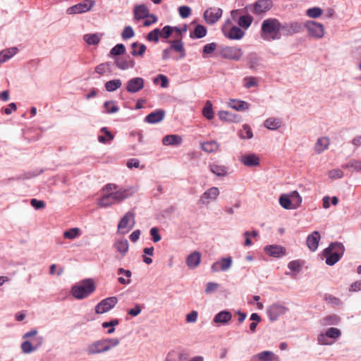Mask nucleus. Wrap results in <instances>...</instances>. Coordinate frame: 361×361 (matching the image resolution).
<instances>
[{
  "instance_id": "nucleus-1",
  "label": "nucleus",
  "mask_w": 361,
  "mask_h": 361,
  "mask_svg": "<svg viewBox=\"0 0 361 361\" xmlns=\"http://www.w3.org/2000/svg\"><path fill=\"white\" fill-rule=\"evenodd\" d=\"M103 191L104 195L98 202V204L101 207H106L121 202L133 194V191L130 190L118 188L116 185L112 183L105 185Z\"/></svg>"
},
{
  "instance_id": "nucleus-2",
  "label": "nucleus",
  "mask_w": 361,
  "mask_h": 361,
  "mask_svg": "<svg viewBox=\"0 0 361 361\" xmlns=\"http://www.w3.org/2000/svg\"><path fill=\"white\" fill-rule=\"evenodd\" d=\"M284 27L278 19L267 18L262 23L260 36L266 41L279 39L281 37V31Z\"/></svg>"
},
{
  "instance_id": "nucleus-3",
  "label": "nucleus",
  "mask_w": 361,
  "mask_h": 361,
  "mask_svg": "<svg viewBox=\"0 0 361 361\" xmlns=\"http://www.w3.org/2000/svg\"><path fill=\"white\" fill-rule=\"evenodd\" d=\"M119 343L120 341L116 338L99 340L90 344L87 352L89 355L104 353L117 346Z\"/></svg>"
},
{
  "instance_id": "nucleus-4",
  "label": "nucleus",
  "mask_w": 361,
  "mask_h": 361,
  "mask_svg": "<svg viewBox=\"0 0 361 361\" xmlns=\"http://www.w3.org/2000/svg\"><path fill=\"white\" fill-rule=\"evenodd\" d=\"M95 290L94 281L91 279H85L72 287L71 293L74 298L82 300L87 298Z\"/></svg>"
},
{
  "instance_id": "nucleus-5",
  "label": "nucleus",
  "mask_w": 361,
  "mask_h": 361,
  "mask_svg": "<svg viewBox=\"0 0 361 361\" xmlns=\"http://www.w3.org/2000/svg\"><path fill=\"white\" fill-rule=\"evenodd\" d=\"M231 21L227 20L222 26L224 35L230 39H240L244 35V32L238 27H231Z\"/></svg>"
},
{
  "instance_id": "nucleus-6",
  "label": "nucleus",
  "mask_w": 361,
  "mask_h": 361,
  "mask_svg": "<svg viewBox=\"0 0 361 361\" xmlns=\"http://www.w3.org/2000/svg\"><path fill=\"white\" fill-rule=\"evenodd\" d=\"M118 302L116 297H109L102 300L95 307L97 314H103L111 310Z\"/></svg>"
},
{
  "instance_id": "nucleus-7",
  "label": "nucleus",
  "mask_w": 361,
  "mask_h": 361,
  "mask_svg": "<svg viewBox=\"0 0 361 361\" xmlns=\"http://www.w3.org/2000/svg\"><path fill=\"white\" fill-rule=\"evenodd\" d=\"M305 27L309 35L314 37L322 38L324 35V29L321 23L309 20L305 23Z\"/></svg>"
},
{
  "instance_id": "nucleus-8",
  "label": "nucleus",
  "mask_w": 361,
  "mask_h": 361,
  "mask_svg": "<svg viewBox=\"0 0 361 361\" xmlns=\"http://www.w3.org/2000/svg\"><path fill=\"white\" fill-rule=\"evenodd\" d=\"M223 11L220 8L210 7L204 13V18L207 23L214 24L221 17Z\"/></svg>"
},
{
  "instance_id": "nucleus-9",
  "label": "nucleus",
  "mask_w": 361,
  "mask_h": 361,
  "mask_svg": "<svg viewBox=\"0 0 361 361\" xmlns=\"http://www.w3.org/2000/svg\"><path fill=\"white\" fill-rule=\"evenodd\" d=\"M288 308L280 304H273L267 309V315L271 322L276 320L280 316L284 314Z\"/></svg>"
},
{
  "instance_id": "nucleus-10",
  "label": "nucleus",
  "mask_w": 361,
  "mask_h": 361,
  "mask_svg": "<svg viewBox=\"0 0 361 361\" xmlns=\"http://www.w3.org/2000/svg\"><path fill=\"white\" fill-rule=\"evenodd\" d=\"M221 55L228 59L238 61L243 55L241 49L237 47H226L222 49Z\"/></svg>"
},
{
  "instance_id": "nucleus-11",
  "label": "nucleus",
  "mask_w": 361,
  "mask_h": 361,
  "mask_svg": "<svg viewBox=\"0 0 361 361\" xmlns=\"http://www.w3.org/2000/svg\"><path fill=\"white\" fill-rule=\"evenodd\" d=\"M94 3L90 0H85L68 8V14L82 13L90 11L93 6Z\"/></svg>"
},
{
  "instance_id": "nucleus-12",
  "label": "nucleus",
  "mask_w": 361,
  "mask_h": 361,
  "mask_svg": "<svg viewBox=\"0 0 361 361\" xmlns=\"http://www.w3.org/2000/svg\"><path fill=\"white\" fill-rule=\"evenodd\" d=\"M135 223V214L132 212H128L119 221L118 229V231H121L128 228V231H129L133 228Z\"/></svg>"
},
{
  "instance_id": "nucleus-13",
  "label": "nucleus",
  "mask_w": 361,
  "mask_h": 361,
  "mask_svg": "<svg viewBox=\"0 0 361 361\" xmlns=\"http://www.w3.org/2000/svg\"><path fill=\"white\" fill-rule=\"evenodd\" d=\"M219 195V188L212 187L206 190L200 198V203L202 204H207L210 202L215 200Z\"/></svg>"
},
{
  "instance_id": "nucleus-14",
  "label": "nucleus",
  "mask_w": 361,
  "mask_h": 361,
  "mask_svg": "<svg viewBox=\"0 0 361 361\" xmlns=\"http://www.w3.org/2000/svg\"><path fill=\"white\" fill-rule=\"evenodd\" d=\"M145 80L142 78H133L128 80L126 85V90L130 93H135L144 87Z\"/></svg>"
},
{
  "instance_id": "nucleus-15",
  "label": "nucleus",
  "mask_w": 361,
  "mask_h": 361,
  "mask_svg": "<svg viewBox=\"0 0 361 361\" xmlns=\"http://www.w3.org/2000/svg\"><path fill=\"white\" fill-rule=\"evenodd\" d=\"M264 251L273 257H281L286 254V248L279 245H267L264 248Z\"/></svg>"
},
{
  "instance_id": "nucleus-16",
  "label": "nucleus",
  "mask_w": 361,
  "mask_h": 361,
  "mask_svg": "<svg viewBox=\"0 0 361 361\" xmlns=\"http://www.w3.org/2000/svg\"><path fill=\"white\" fill-rule=\"evenodd\" d=\"M232 262L233 260L231 257L223 258L221 260L214 262L212 265L211 269L213 272H218L219 271H227L231 267Z\"/></svg>"
},
{
  "instance_id": "nucleus-17",
  "label": "nucleus",
  "mask_w": 361,
  "mask_h": 361,
  "mask_svg": "<svg viewBox=\"0 0 361 361\" xmlns=\"http://www.w3.org/2000/svg\"><path fill=\"white\" fill-rule=\"evenodd\" d=\"M150 14L149 10L145 4L136 5L133 9V17L135 21L145 19Z\"/></svg>"
},
{
  "instance_id": "nucleus-18",
  "label": "nucleus",
  "mask_w": 361,
  "mask_h": 361,
  "mask_svg": "<svg viewBox=\"0 0 361 361\" xmlns=\"http://www.w3.org/2000/svg\"><path fill=\"white\" fill-rule=\"evenodd\" d=\"M271 0H258L255 4L254 13L256 14L264 13L272 7Z\"/></svg>"
},
{
  "instance_id": "nucleus-19",
  "label": "nucleus",
  "mask_w": 361,
  "mask_h": 361,
  "mask_svg": "<svg viewBox=\"0 0 361 361\" xmlns=\"http://www.w3.org/2000/svg\"><path fill=\"white\" fill-rule=\"evenodd\" d=\"M240 162L246 166L252 167L259 165V158L255 154H246L240 158Z\"/></svg>"
},
{
  "instance_id": "nucleus-20",
  "label": "nucleus",
  "mask_w": 361,
  "mask_h": 361,
  "mask_svg": "<svg viewBox=\"0 0 361 361\" xmlns=\"http://www.w3.org/2000/svg\"><path fill=\"white\" fill-rule=\"evenodd\" d=\"M320 240V234L318 231H314L307 238V245L308 248L314 252L315 251L319 245Z\"/></svg>"
},
{
  "instance_id": "nucleus-21",
  "label": "nucleus",
  "mask_w": 361,
  "mask_h": 361,
  "mask_svg": "<svg viewBox=\"0 0 361 361\" xmlns=\"http://www.w3.org/2000/svg\"><path fill=\"white\" fill-rule=\"evenodd\" d=\"M165 116V111L161 109H158L148 114L145 121L149 123H156L161 121Z\"/></svg>"
},
{
  "instance_id": "nucleus-22",
  "label": "nucleus",
  "mask_w": 361,
  "mask_h": 361,
  "mask_svg": "<svg viewBox=\"0 0 361 361\" xmlns=\"http://www.w3.org/2000/svg\"><path fill=\"white\" fill-rule=\"evenodd\" d=\"M115 63L118 68L122 70L133 68L135 66L134 61L130 59L129 56L117 58Z\"/></svg>"
},
{
  "instance_id": "nucleus-23",
  "label": "nucleus",
  "mask_w": 361,
  "mask_h": 361,
  "mask_svg": "<svg viewBox=\"0 0 361 361\" xmlns=\"http://www.w3.org/2000/svg\"><path fill=\"white\" fill-rule=\"evenodd\" d=\"M201 261V254L195 251L192 252L186 259V264L188 267L190 269H194L197 267Z\"/></svg>"
},
{
  "instance_id": "nucleus-24",
  "label": "nucleus",
  "mask_w": 361,
  "mask_h": 361,
  "mask_svg": "<svg viewBox=\"0 0 361 361\" xmlns=\"http://www.w3.org/2000/svg\"><path fill=\"white\" fill-rule=\"evenodd\" d=\"M259 361H280L279 357L269 350L262 351L255 355Z\"/></svg>"
},
{
  "instance_id": "nucleus-25",
  "label": "nucleus",
  "mask_w": 361,
  "mask_h": 361,
  "mask_svg": "<svg viewBox=\"0 0 361 361\" xmlns=\"http://www.w3.org/2000/svg\"><path fill=\"white\" fill-rule=\"evenodd\" d=\"M330 144V140L327 137H322L319 138L314 145V150L316 153L321 154L326 149Z\"/></svg>"
},
{
  "instance_id": "nucleus-26",
  "label": "nucleus",
  "mask_w": 361,
  "mask_h": 361,
  "mask_svg": "<svg viewBox=\"0 0 361 361\" xmlns=\"http://www.w3.org/2000/svg\"><path fill=\"white\" fill-rule=\"evenodd\" d=\"M331 252L338 253V256L341 257L344 252V247L341 243H332L324 250V255H328Z\"/></svg>"
},
{
  "instance_id": "nucleus-27",
  "label": "nucleus",
  "mask_w": 361,
  "mask_h": 361,
  "mask_svg": "<svg viewBox=\"0 0 361 361\" xmlns=\"http://www.w3.org/2000/svg\"><path fill=\"white\" fill-rule=\"evenodd\" d=\"M232 318V314L228 311H221L219 312L214 318V323L226 324Z\"/></svg>"
},
{
  "instance_id": "nucleus-28",
  "label": "nucleus",
  "mask_w": 361,
  "mask_h": 361,
  "mask_svg": "<svg viewBox=\"0 0 361 361\" xmlns=\"http://www.w3.org/2000/svg\"><path fill=\"white\" fill-rule=\"evenodd\" d=\"M182 142V138L177 135H169L165 136L162 140L164 145H178Z\"/></svg>"
},
{
  "instance_id": "nucleus-29",
  "label": "nucleus",
  "mask_w": 361,
  "mask_h": 361,
  "mask_svg": "<svg viewBox=\"0 0 361 361\" xmlns=\"http://www.w3.org/2000/svg\"><path fill=\"white\" fill-rule=\"evenodd\" d=\"M209 168L211 172L218 176H225L227 174V168L225 166L214 163L209 164Z\"/></svg>"
},
{
  "instance_id": "nucleus-30",
  "label": "nucleus",
  "mask_w": 361,
  "mask_h": 361,
  "mask_svg": "<svg viewBox=\"0 0 361 361\" xmlns=\"http://www.w3.org/2000/svg\"><path fill=\"white\" fill-rule=\"evenodd\" d=\"M202 149L207 153L216 152L219 148V145L216 141H207L201 144Z\"/></svg>"
},
{
  "instance_id": "nucleus-31",
  "label": "nucleus",
  "mask_w": 361,
  "mask_h": 361,
  "mask_svg": "<svg viewBox=\"0 0 361 361\" xmlns=\"http://www.w3.org/2000/svg\"><path fill=\"white\" fill-rule=\"evenodd\" d=\"M131 54L134 56H142L146 51V46L138 42H133L131 44Z\"/></svg>"
},
{
  "instance_id": "nucleus-32",
  "label": "nucleus",
  "mask_w": 361,
  "mask_h": 361,
  "mask_svg": "<svg viewBox=\"0 0 361 361\" xmlns=\"http://www.w3.org/2000/svg\"><path fill=\"white\" fill-rule=\"evenodd\" d=\"M170 49H173L174 51L180 53V59H183L185 57V50L184 49L183 43L180 40H174L171 42Z\"/></svg>"
},
{
  "instance_id": "nucleus-33",
  "label": "nucleus",
  "mask_w": 361,
  "mask_h": 361,
  "mask_svg": "<svg viewBox=\"0 0 361 361\" xmlns=\"http://www.w3.org/2000/svg\"><path fill=\"white\" fill-rule=\"evenodd\" d=\"M219 117L221 121H228V122H234L239 121L240 116L235 114H233L231 112L226 111H221L219 112Z\"/></svg>"
},
{
  "instance_id": "nucleus-34",
  "label": "nucleus",
  "mask_w": 361,
  "mask_h": 361,
  "mask_svg": "<svg viewBox=\"0 0 361 361\" xmlns=\"http://www.w3.org/2000/svg\"><path fill=\"white\" fill-rule=\"evenodd\" d=\"M279 203L284 209H296L294 203L291 201L289 195L283 194L279 197Z\"/></svg>"
},
{
  "instance_id": "nucleus-35",
  "label": "nucleus",
  "mask_w": 361,
  "mask_h": 361,
  "mask_svg": "<svg viewBox=\"0 0 361 361\" xmlns=\"http://www.w3.org/2000/svg\"><path fill=\"white\" fill-rule=\"evenodd\" d=\"M17 48L12 47L0 51V65L11 59L17 53Z\"/></svg>"
},
{
  "instance_id": "nucleus-36",
  "label": "nucleus",
  "mask_w": 361,
  "mask_h": 361,
  "mask_svg": "<svg viewBox=\"0 0 361 361\" xmlns=\"http://www.w3.org/2000/svg\"><path fill=\"white\" fill-rule=\"evenodd\" d=\"M229 106L235 110L238 111H245L247 110L250 107L249 104L245 102L240 101V100H231L229 102Z\"/></svg>"
},
{
  "instance_id": "nucleus-37",
  "label": "nucleus",
  "mask_w": 361,
  "mask_h": 361,
  "mask_svg": "<svg viewBox=\"0 0 361 361\" xmlns=\"http://www.w3.org/2000/svg\"><path fill=\"white\" fill-rule=\"evenodd\" d=\"M102 37V35L99 33L96 34H87L84 35V40L90 45L97 44Z\"/></svg>"
},
{
  "instance_id": "nucleus-38",
  "label": "nucleus",
  "mask_w": 361,
  "mask_h": 361,
  "mask_svg": "<svg viewBox=\"0 0 361 361\" xmlns=\"http://www.w3.org/2000/svg\"><path fill=\"white\" fill-rule=\"evenodd\" d=\"M281 125V121L279 118H269L264 121V126L270 130L278 129Z\"/></svg>"
},
{
  "instance_id": "nucleus-39",
  "label": "nucleus",
  "mask_w": 361,
  "mask_h": 361,
  "mask_svg": "<svg viewBox=\"0 0 361 361\" xmlns=\"http://www.w3.org/2000/svg\"><path fill=\"white\" fill-rule=\"evenodd\" d=\"M114 247L123 255H125L128 250V243L127 240H117L114 243Z\"/></svg>"
},
{
  "instance_id": "nucleus-40",
  "label": "nucleus",
  "mask_w": 361,
  "mask_h": 361,
  "mask_svg": "<svg viewBox=\"0 0 361 361\" xmlns=\"http://www.w3.org/2000/svg\"><path fill=\"white\" fill-rule=\"evenodd\" d=\"M122 85L121 80L119 79H114L109 80L105 83V88L108 92H113L120 88Z\"/></svg>"
},
{
  "instance_id": "nucleus-41",
  "label": "nucleus",
  "mask_w": 361,
  "mask_h": 361,
  "mask_svg": "<svg viewBox=\"0 0 361 361\" xmlns=\"http://www.w3.org/2000/svg\"><path fill=\"white\" fill-rule=\"evenodd\" d=\"M118 274L119 275L124 274L128 278V279H126L123 277H119L118 279V281L120 283L123 284V285H127V284L130 283V280L129 279V278H130L132 274L130 270H126V269H124L123 268H119L118 269Z\"/></svg>"
},
{
  "instance_id": "nucleus-42",
  "label": "nucleus",
  "mask_w": 361,
  "mask_h": 361,
  "mask_svg": "<svg viewBox=\"0 0 361 361\" xmlns=\"http://www.w3.org/2000/svg\"><path fill=\"white\" fill-rule=\"evenodd\" d=\"M81 235V231L78 228H73L63 233V237L66 239L73 240Z\"/></svg>"
},
{
  "instance_id": "nucleus-43",
  "label": "nucleus",
  "mask_w": 361,
  "mask_h": 361,
  "mask_svg": "<svg viewBox=\"0 0 361 361\" xmlns=\"http://www.w3.org/2000/svg\"><path fill=\"white\" fill-rule=\"evenodd\" d=\"M252 22V18L250 16H243L238 19V23L243 28L247 29Z\"/></svg>"
},
{
  "instance_id": "nucleus-44",
  "label": "nucleus",
  "mask_w": 361,
  "mask_h": 361,
  "mask_svg": "<svg viewBox=\"0 0 361 361\" xmlns=\"http://www.w3.org/2000/svg\"><path fill=\"white\" fill-rule=\"evenodd\" d=\"M324 255L326 256V264L330 266L336 264L341 258V257L338 256V253H334L333 252Z\"/></svg>"
},
{
  "instance_id": "nucleus-45",
  "label": "nucleus",
  "mask_w": 361,
  "mask_h": 361,
  "mask_svg": "<svg viewBox=\"0 0 361 361\" xmlns=\"http://www.w3.org/2000/svg\"><path fill=\"white\" fill-rule=\"evenodd\" d=\"M95 72L100 75H103L106 73H110V63L106 62L98 65L95 68Z\"/></svg>"
},
{
  "instance_id": "nucleus-46",
  "label": "nucleus",
  "mask_w": 361,
  "mask_h": 361,
  "mask_svg": "<svg viewBox=\"0 0 361 361\" xmlns=\"http://www.w3.org/2000/svg\"><path fill=\"white\" fill-rule=\"evenodd\" d=\"M240 136L243 139H250L252 137V132L248 125H243V129L240 131Z\"/></svg>"
},
{
  "instance_id": "nucleus-47",
  "label": "nucleus",
  "mask_w": 361,
  "mask_h": 361,
  "mask_svg": "<svg viewBox=\"0 0 361 361\" xmlns=\"http://www.w3.org/2000/svg\"><path fill=\"white\" fill-rule=\"evenodd\" d=\"M159 34L160 29L156 28L147 34L146 39L149 42H154L157 43L159 42V38L160 37Z\"/></svg>"
},
{
  "instance_id": "nucleus-48",
  "label": "nucleus",
  "mask_w": 361,
  "mask_h": 361,
  "mask_svg": "<svg viewBox=\"0 0 361 361\" xmlns=\"http://www.w3.org/2000/svg\"><path fill=\"white\" fill-rule=\"evenodd\" d=\"M207 34V29L202 25H198L195 27L193 35L196 38H202Z\"/></svg>"
},
{
  "instance_id": "nucleus-49",
  "label": "nucleus",
  "mask_w": 361,
  "mask_h": 361,
  "mask_svg": "<svg viewBox=\"0 0 361 361\" xmlns=\"http://www.w3.org/2000/svg\"><path fill=\"white\" fill-rule=\"evenodd\" d=\"M126 51V47L123 44H116L110 51L111 56H118L124 54Z\"/></svg>"
},
{
  "instance_id": "nucleus-50",
  "label": "nucleus",
  "mask_w": 361,
  "mask_h": 361,
  "mask_svg": "<svg viewBox=\"0 0 361 361\" xmlns=\"http://www.w3.org/2000/svg\"><path fill=\"white\" fill-rule=\"evenodd\" d=\"M104 106L108 114L116 113L118 111V107L115 104L114 101L106 102Z\"/></svg>"
},
{
  "instance_id": "nucleus-51",
  "label": "nucleus",
  "mask_w": 361,
  "mask_h": 361,
  "mask_svg": "<svg viewBox=\"0 0 361 361\" xmlns=\"http://www.w3.org/2000/svg\"><path fill=\"white\" fill-rule=\"evenodd\" d=\"M244 87L246 88H250L252 87H256L258 85V80L255 77H246L243 80Z\"/></svg>"
},
{
  "instance_id": "nucleus-52",
  "label": "nucleus",
  "mask_w": 361,
  "mask_h": 361,
  "mask_svg": "<svg viewBox=\"0 0 361 361\" xmlns=\"http://www.w3.org/2000/svg\"><path fill=\"white\" fill-rule=\"evenodd\" d=\"M288 195L293 203H294L295 206H296V208L299 207L302 202V197L298 192L295 190Z\"/></svg>"
},
{
  "instance_id": "nucleus-53",
  "label": "nucleus",
  "mask_w": 361,
  "mask_h": 361,
  "mask_svg": "<svg viewBox=\"0 0 361 361\" xmlns=\"http://www.w3.org/2000/svg\"><path fill=\"white\" fill-rule=\"evenodd\" d=\"M202 114L204 117L207 119H212L214 116L212 104L209 102L206 103L205 106L203 109Z\"/></svg>"
},
{
  "instance_id": "nucleus-54",
  "label": "nucleus",
  "mask_w": 361,
  "mask_h": 361,
  "mask_svg": "<svg viewBox=\"0 0 361 361\" xmlns=\"http://www.w3.org/2000/svg\"><path fill=\"white\" fill-rule=\"evenodd\" d=\"M159 80L161 81V87L163 88H166L169 86V80L167 77L164 75L159 74L157 77L154 78L153 80L154 83L157 84Z\"/></svg>"
},
{
  "instance_id": "nucleus-55",
  "label": "nucleus",
  "mask_w": 361,
  "mask_h": 361,
  "mask_svg": "<svg viewBox=\"0 0 361 361\" xmlns=\"http://www.w3.org/2000/svg\"><path fill=\"white\" fill-rule=\"evenodd\" d=\"M322 14V10L318 7L309 8L307 11V15L313 18L319 17Z\"/></svg>"
},
{
  "instance_id": "nucleus-56",
  "label": "nucleus",
  "mask_w": 361,
  "mask_h": 361,
  "mask_svg": "<svg viewBox=\"0 0 361 361\" xmlns=\"http://www.w3.org/2000/svg\"><path fill=\"white\" fill-rule=\"evenodd\" d=\"M325 335L329 338H337L341 336V331L337 328L331 327L327 329Z\"/></svg>"
},
{
  "instance_id": "nucleus-57",
  "label": "nucleus",
  "mask_w": 361,
  "mask_h": 361,
  "mask_svg": "<svg viewBox=\"0 0 361 361\" xmlns=\"http://www.w3.org/2000/svg\"><path fill=\"white\" fill-rule=\"evenodd\" d=\"M173 31V28L169 25L164 26L162 30H160L159 36L164 39L169 38Z\"/></svg>"
},
{
  "instance_id": "nucleus-58",
  "label": "nucleus",
  "mask_w": 361,
  "mask_h": 361,
  "mask_svg": "<svg viewBox=\"0 0 361 361\" xmlns=\"http://www.w3.org/2000/svg\"><path fill=\"white\" fill-rule=\"evenodd\" d=\"M135 35L133 29L130 26L125 27L122 32V37L123 39H127L133 37Z\"/></svg>"
},
{
  "instance_id": "nucleus-59",
  "label": "nucleus",
  "mask_w": 361,
  "mask_h": 361,
  "mask_svg": "<svg viewBox=\"0 0 361 361\" xmlns=\"http://www.w3.org/2000/svg\"><path fill=\"white\" fill-rule=\"evenodd\" d=\"M118 319H114V320H111L109 322H104L102 324V327L103 328L111 327L107 331L108 334H113L115 331V329L114 328V326H116V325H118Z\"/></svg>"
},
{
  "instance_id": "nucleus-60",
  "label": "nucleus",
  "mask_w": 361,
  "mask_h": 361,
  "mask_svg": "<svg viewBox=\"0 0 361 361\" xmlns=\"http://www.w3.org/2000/svg\"><path fill=\"white\" fill-rule=\"evenodd\" d=\"M158 20L157 17L152 13L149 14V16H147L143 23V26L145 27H149L151 25L156 23Z\"/></svg>"
},
{
  "instance_id": "nucleus-61",
  "label": "nucleus",
  "mask_w": 361,
  "mask_h": 361,
  "mask_svg": "<svg viewBox=\"0 0 361 361\" xmlns=\"http://www.w3.org/2000/svg\"><path fill=\"white\" fill-rule=\"evenodd\" d=\"M178 11H179L180 16L182 18H186L190 15L191 9L188 6H183L179 7Z\"/></svg>"
},
{
  "instance_id": "nucleus-62",
  "label": "nucleus",
  "mask_w": 361,
  "mask_h": 361,
  "mask_svg": "<svg viewBox=\"0 0 361 361\" xmlns=\"http://www.w3.org/2000/svg\"><path fill=\"white\" fill-rule=\"evenodd\" d=\"M21 348L25 353H29L35 350V348L32 347L31 343L29 341L23 342L21 345Z\"/></svg>"
},
{
  "instance_id": "nucleus-63",
  "label": "nucleus",
  "mask_w": 361,
  "mask_h": 361,
  "mask_svg": "<svg viewBox=\"0 0 361 361\" xmlns=\"http://www.w3.org/2000/svg\"><path fill=\"white\" fill-rule=\"evenodd\" d=\"M343 173L340 169H334L329 171V176L330 178L336 179L340 178L343 176Z\"/></svg>"
},
{
  "instance_id": "nucleus-64",
  "label": "nucleus",
  "mask_w": 361,
  "mask_h": 361,
  "mask_svg": "<svg viewBox=\"0 0 361 361\" xmlns=\"http://www.w3.org/2000/svg\"><path fill=\"white\" fill-rule=\"evenodd\" d=\"M30 204L37 209H42L45 207V203L42 200H37L36 199H32Z\"/></svg>"
}]
</instances>
